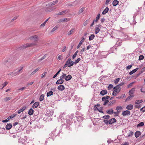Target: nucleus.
<instances>
[{
	"mask_svg": "<svg viewBox=\"0 0 145 145\" xmlns=\"http://www.w3.org/2000/svg\"><path fill=\"white\" fill-rule=\"evenodd\" d=\"M124 84V83L122 82L121 83L117 86L116 87H114L113 89V91L112 93V95H113L115 96L121 90V88L120 87V86Z\"/></svg>",
	"mask_w": 145,
	"mask_h": 145,
	"instance_id": "obj_1",
	"label": "nucleus"
},
{
	"mask_svg": "<svg viewBox=\"0 0 145 145\" xmlns=\"http://www.w3.org/2000/svg\"><path fill=\"white\" fill-rule=\"evenodd\" d=\"M37 44L35 43H28L23 45L22 46V48L24 49L28 47L34 46L36 45Z\"/></svg>",
	"mask_w": 145,
	"mask_h": 145,
	"instance_id": "obj_2",
	"label": "nucleus"
},
{
	"mask_svg": "<svg viewBox=\"0 0 145 145\" xmlns=\"http://www.w3.org/2000/svg\"><path fill=\"white\" fill-rule=\"evenodd\" d=\"M29 39L31 40H33L34 42H37L39 40V37L36 35L32 36L29 37Z\"/></svg>",
	"mask_w": 145,
	"mask_h": 145,
	"instance_id": "obj_3",
	"label": "nucleus"
},
{
	"mask_svg": "<svg viewBox=\"0 0 145 145\" xmlns=\"http://www.w3.org/2000/svg\"><path fill=\"white\" fill-rule=\"evenodd\" d=\"M131 113L130 112L127 110L124 111L122 112V114L123 116H125L126 115H130Z\"/></svg>",
	"mask_w": 145,
	"mask_h": 145,
	"instance_id": "obj_4",
	"label": "nucleus"
},
{
	"mask_svg": "<svg viewBox=\"0 0 145 145\" xmlns=\"http://www.w3.org/2000/svg\"><path fill=\"white\" fill-rule=\"evenodd\" d=\"M66 76V74H63L60 77V79L57 80L56 82H63L64 80L62 79L65 78Z\"/></svg>",
	"mask_w": 145,
	"mask_h": 145,
	"instance_id": "obj_5",
	"label": "nucleus"
},
{
	"mask_svg": "<svg viewBox=\"0 0 145 145\" xmlns=\"http://www.w3.org/2000/svg\"><path fill=\"white\" fill-rule=\"evenodd\" d=\"M133 108V106L132 105H129L126 107V108L128 110H131Z\"/></svg>",
	"mask_w": 145,
	"mask_h": 145,
	"instance_id": "obj_6",
	"label": "nucleus"
},
{
	"mask_svg": "<svg viewBox=\"0 0 145 145\" xmlns=\"http://www.w3.org/2000/svg\"><path fill=\"white\" fill-rule=\"evenodd\" d=\"M106 112L109 114H113V108H111L110 109L108 110H106Z\"/></svg>",
	"mask_w": 145,
	"mask_h": 145,
	"instance_id": "obj_7",
	"label": "nucleus"
},
{
	"mask_svg": "<svg viewBox=\"0 0 145 145\" xmlns=\"http://www.w3.org/2000/svg\"><path fill=\"white\" fill-rule=\"evenodd\" d=\"M12 127V125L11 123H8L6 125L5 128L7 130L10 129Z\"/></svg>",
	"mask_w": 145,
	"mask_h": 145,
	"instance_id": "obj_8",
	"label": "nucleus"
},
{
	"mask_svg": "<svg viewBox=\"0 0 145 145\" xmlns=\"http://www.w3.org/2000/svg\"><path fill=\"white\" fill-rule=\"evenodd\" d=\"M71 59L70 58H69L67 61L66 62V63L63 67V69H65L67 67V64L68 63H69L70 62H71Z\"/></svg>",
	"mask_w": 145,
	"mask_h": 145,
	"instance_id": "obj_9",
	"label": "nucleus"
},
{
	"mask_svg": "<svg viewBox=\"0 0 145 145\" xmlns=\"http://www.w3.org/2000/svg\"><path fill=\"white\" fill-rule=\"evenodd\" d=\"M122 107L120 106H117L116 107V109L118 112L119 113L121 112V110H122Z\"/></svg>",
	"mask_w": 145,
	"mask_h": 145,
	"instance_id": "obj_10",
	"label": "nucleus"
},
{
	"mask_svg": "<svg viewBox=\"0 0 145 145\" xmlns=\"http://www.w3.org/2000/svg\"><path fill=\"white\" fill-rule=\"evenodd\" d=\"M68 11V10H64L63 11L61 12H59L57 15H61L63 14H66L67 12Z\"/></svg>",
	"mask_w": 145,
	"mask_h": 145,
	"instance_id": "obj_11",
	"label": "nucleus"
},
{
	"mask_svg": "<svg viewBox=\"0 0 145 145\" xmlns=\"http://www.w3.org/2000/svg\"><path fill=\"white\" fill-rule=\"evenodd\" d=\"M39 103L38 102H36L33 105L32 107L33 108H37L39 105Z\"/></svg>",
	"mask_w": 145,
	"mask_h": 145,
	"instance_id": "obj_12",
	"label": "nucleus"
},
{
	"mask_svg": "<svg viewBox=\"0 0 145 145\" xmlns=\"http://www.w3.org/2000/svg\"><path fill=\"white\" fill-rule=\"evenodd\" d=\"M116 120L114 118H113L110 119L108 121V123L110 124H111L114 122H116Z\"/></svg>",
	"mask_w": 145,
	"mask_h": 145,
	"instance_id": "obj_13",
	"label": "nucleus"
},
{
	"mask_svg": "<svg viewBox=\"0 0 145 145\" xmlns=\"http://www.w3.org/2000/svg\"><path fill=\"white\" fill-rule=\"evenodd\" d=\"M72 78V76L71 75H69L67 76H65V79L66 81H69Z\"/></svg>",
	"mask_w": 145,
	"mask_h": 145,
	"instance_id": "obj_14",
	"label": "nucleus"
},
{
	"mask_svg": "<svg viewBox=\"0 0 145 145\" xmlns=\"http://www.w3.org/2000/svg\"><path fill=\"white\" fill-rule=\"evenodd\" d=\"M26 108V107L25 106L23 107L21 109H20L18 111V114H19L22 112H23L25 109Z\"/></svg>",
	"mask_w": 145,
	"mask_h": 145,
	"instance_id": "obj_15",
	"label": "nucleus"
},
{
	"mask_svg": "<svg viewBox=\"0 0 145 145\" xmlns=\"http://www.w3.org/2000/svg\"><path fill=\"white\" fill-rule=\"evenodd\" d=\"M58 88L59 90L63 91L65 89V87L63 85H61L58 86Z\"/></svg>",
	"mask_w": 145,
	"mask_h": 145,
	"instance_id": "obj_16",
	"label": "nucleus"
},
{
	"mask_svg": "<svg viewBox=\"0 0 145 145\" xmlns=\"http://www.w3.org/2000/svg\"><path fill=\"white\" fill-rule=\"evenodd\" d=\"M141 135V133L140 131H137L136 132L135 134V135L136 137H138Z\"/></svg>",
	"mask_w": 145,
	"mask_h": 145,
	"instance_id": "obj_17",
	"label": "nucleus"
},
{
	"mask_svg": "<svg viewBox=\"0 0 145 145\" xmlns=\"http://www.w3.org/2000/svg\"><path fill=\"white\" fill-rule=\"evenodd\" d=\"M75 29L74 28H72V29L68 33V35H70L72 34L75 31Z\"/></svg>",
	"mask_w": 145,
	"mask_h": 145,
	"instance_id": "obj_18",
	"label": "nucleus"
},
{
	"mask_svg": "<svg viewBox=\"0 0 145 145\" xmlns=\"http://www.w3.org/2000/svg\"><path fill=\"white\" fill-rule=\"evenodd\" d=\"M116 103V100H113L109 102L108 105L110 106H112Z\"/></svg>",
	"mask_w": 145,
	"mask_h": 145,
	"instance_id": "obj_19",
	"label": "nucleus"
},
{
	"mask_svg": "<svg viewBox=\"0 0 145 145\" xmlns=\"http://www.w3.org/2000/svg\"><path fill=\"white\" fill-rule=\"evenodd\" d=\"M139 69V68H137L136 69H134L133 71H131L130 72H129V74L130 75H132L135 72H136L138 69Z\"/></svg>",
	"mask_w": 145,
	"mask_h": 145,
	"instance_id": "obj_20",
	"label": "nucleus"
},
{
	"mask_svg": "<svg viewBox=\"0 0 145 145\" xmlns=\"http://www.w3.org/2000/svg\"><path fill=\"white\" fill-rule=\"evenodd\" d=\"M135 88H133L131 90H130L129 92V95H132V94L134 93V91H135Z\"/></svg>",
	"mask_w": 145,
	"mask_h": 145,
	"instance_id": "obj_21",
	"label": "nucleus"
},
{
	"mask_svg": "<svg viewBox=\"0 0 145 145\" xmlns=\"http://www.w3.org/2000/svg\"><path fill=\"white\" fill-rule=\"evenodd\" d=\"M109 10V8L108 7H107L106 8L103 12L102 14H105Z\"/></svg>",
	"mask_w": 145,
	"mask_h": 145,
	"instance_id": "obj_22",
	"label": "nucleus"
},
{
	"mask_svg": "<svg viewBox=\"0 0 145 145\" xmlns=\"http://www.w3.org/2000/svg\"><path fill=\"white\" fill-rule=\"evenodd\" d=\"M119 3V1L117 0H114L112 3V5L113 6H116Z\"/></svg>",
	"mask_w": 145,
	"mask_h": 145,
	"instance_id": "obj_23",
	"label": "nucleus"
},
{
	"mask_svg": "<svg viewBox=\"0 0 145 145\" xmlns=\"http://www.w3.org/2000/svg\"><path fill=\"white\" fill-rule=\"evenodd\" d=\"M107 93V92L106 90H104L101 91L100 94L102 95H104L105 94H106Z\"/></svg>",
	"mask_w": 145,
	"mask_h": 145,
	"instance_id": "obj_24",
	"label": "nucleus"
},
{
	"mask_svg": "<svg viewBox=\"0 0 145 145\" xmlns=\"http://www.w3.org/2000/svg\"><path fill=\"white\" fill-rule=\"evenodd\" d=\"M12 99L11 97H7L4 98V101L5 102H7L10 100Z\"/></svg>",
	"mask_w": 145,
	"mask_h": 145,
	"instance_id": "obj_25",
	"label": "nucleus"
},
{
	"mask_svg": "<svg viewBox=\"0 0 145 145\" xmlns=\"http://www.w3.org/2000/svg\"><path fill=\"white\" fill-rule=\"evenodd\" d=\"M34 112V111L32 108H31L28 112V114L29 115H31L33 114Z\"/></svg>",
	"mask_w": 145,
	"mask_h": 145,
	"instance_id": "obj_26",
	"label": "nucleus"
},
{
	"mask_svg": "<svg viewBox=\"0 0 145 145\" xmlns=\"http://www.w3.org/2000/svg\"><path fill=\"white\" fill-rule=\"evenodd\" d=\"M16 115L17 114H14L8 117L7 118L8 120H10V119L13 118L14 117L16 116Z\"/></svg>",
	"mask_w": 145,
	"mask_h": 145,
	"instance_id": "obj_27",
	"label": "nucleus"
},
{
	"mask_svg": "<svg viewBox=\"0 0 145 145\" xmlns=\"http://www.w3.org/2000/svg\"><path fill=\"white\" fill-rule=\"evenodd\" d=\"M73 61H71V62H70L67 64V66H68L69 67H70L72 66L73 65Z\"/></svg>",
	"mask_w": 145,
	"mask_h": 145,
	"instance_id": "obj_28",
	"label": "nucleus"
},
{
	"mask_svg": "<svg viewBox=\"0 0 145 145\" xmlns=\"http://www.w3.org/2000/svg\"><path fill=\"white\" fill-rule=\"evenodd\" d=\"M110 98V97L108 96H107L106 97H103L102 99L103 101L105 100H108Z\"/></svg>",
	"mask_w": 145,
	"mask_h": 145,
	"instance_id": "obj_29",
	"label": "nucleus"
},
{
	"mask_svg": "<svg viewBox=\"0 0 145 145\" xmlns=\"http://www.w3.org/2000/svg\"><path fill=\"white\" fill-rule=\"evenodd\" d=\"M95 35L94 34L91 35L89 37V40H92L95 37Z\"/></svg>",
	"mask_w": 145,
	"mask_h": 145,
	"instance_id": "obj_30",
	"label": "nucleus"
},
{
	"mask_svg": "<svg viewBox=\"0 0 145 145\" xmlns=\"http://www.w3.org/2000/svg\"><path fill=\"white\" fill-rule=\"evenodd\" d=\"M143 100H136L135 102V104H139L143 102Z\"/></svg>",
	"mask_w": 145,
	"mask_h": 145,
	"instance_id": "obj_31",
	"label": "nucleus"
},
{
	"mask_svg": "<svg viewBox=\"0 0 145 145\" xmlns=\"http://www.w3.org/2000/svg\"><path fill=\"white\" fill-rule=\"evenodd\" d=\"M85 8L83 7L80 9L78 12V14H80L81 13L83 12Z\"/></svg>",
	"mask_w": 145,
	"mask_h": 145,
	"instance_id": "obj_32",
	"label": "nucleus"
},
{
	"mask_svg": "<svg viewBox=\"0 0 145 145\" xmlns=\"http://www.w3.org/2000/svg\"><path fill=\"white\" fill-rule=\"evenodd\" d=\"M47 96H50L53 94V92L52 91H50L47 93Z\"/></svg>",
	"mask_w": 145,
	"mask_h": 145,
	"instance_id": "obj_33",
	"label": "nucleus"
},
{
	"mask_svg": "<svg viewBox=\"0 0 145 145\" xmlns=\"http://www.w3.org/2000/svg\"><path fill=\"white\" fill-rule=\"evenodd\" d=\"M101 16L100 14H99L97 15V16L96 17L95 20V22H97L99 19L100 18Z\"/></svg>",
	"mask_w": 145,
	"mask_h": 145,
	"instance_id": "obj_34",
	"label": "nucleus"
},
{
	"mask_svg": "<svg viewBox=\"0 0 145 145\" xmlns=\"http://www.w3.org/2000/svg\"><path fill=\"white\" fill-rule=\"evenodd\" d=\"M106 78L105 77L101 76L99 78V80L100 81H105V78Z\"/></svg>",
	"mask_w": 145,
	"mask_h": 145,
	"instance_id": "obj_35",
	"label": "nucleus"
},
{
	"mask_svg": "<svg viewBox=\"0 0 145 145\" xmlns=\"http://www.w3.org/2000/svg\"><path fill=\"white\" fill-rule=\"evenodd\" d=\"M18 74V72H12V77Z\"/></svg>",
	"mask_w": 145,
	"mask_h": 145,
	"instance_id": "obj_36",
	"label": "nucleus"
},
{
	"mask_svg": "<svg viewBox=\"0 0 145 145\" xmlns=\"http://www.w3.org/2000/svg\"><path fill=\"white\" fill-rule=\"evenodd\" d=\"M100 31V29H99V28H96L95 29V34H97Z\"/></svg>",
	"mask_w": 145,
	"mask_h": 145,
	"instance_id": "obj_37",
	"label": "nucleus"
},
{
	"mask_svg": "<svg viewBox=\"0 0 145 145\" xmlns=\"http://www.w3.org/2000/svg\"><path fill=\"white\" fill-rule=\"evenodd\" d=\"M144 125V123L143 122H141L139 123L137 125V127H141Z\"/></svg>",
	"mask_w": 145,
	"mask_h": 145,
	"instance_id": "obj_38",
	"label": "nucleus"
},
{
	"mask_svg": "<svg viewBox=\"0 0 145 145\" xmlns=\"http://www.w3.org/2000/svg\"><path fill=\"white\" fill-rule=\"evenodd\" d=\"M44 95L43 94L41 95H40V98H39V100L40 101H41L43 100L44 99Z\"/></svg>",
	"mask_w": 145,
	"mask_h": 145,
	"instance_id": "obj_39",
	"label": "nucleus"
},
{
	"mask_svg": "<svg viewBox=\"0 0 145 145\" xmlns=\"http://www.w3.org/2000/svg\"><path fill=\"white\" fill-rule=\"evenodd\" d=\"M39 69V68H37L35 69L31 73V74H33L35 73Z\"/></svg>",
	"mask_w": 145,
	"mask_h": 145,
	"instance_id": "obj_40",
	"label": "nucleus"
},
{
	"mask_svg": "<svg viewBox=\"0 0 145 145\" xmlns=\"http://www.w3.org/2000/svg\"><path fill=\"white\" fill-rule=\"evenodd\" d=\"M58 0H56L55 1L52 2L51 3L52 5V6L53 5H54L56 4L58 2Z\"/></svg>",
	"mask_w": 145,
	"mask_h": 145,
	"instance_id": "obj_41",
	"label": "nucleus"
},
{
	"mask_svg": "<svg viewBox=\"0 0 145 145\" xmlns=\"http://www.w3.org/2000/svg\"><path fill=\"white\" fill-rule=\"evenodd\" d=\"M133 134V133L132 131H131L128 135V137H132Z\"/></svg>",
	"mask_w": 145,
	"mask_h": 145,
	"instance_id": "obj_42",
	"label": "nucleus"
},
{
	"mask_svg": "<svg viewBox=\"0 0 145 145\" xmlns=\"http://www.w3.org/2000/svg\"><path fill=\"white\" fill-rule=\"evenodd\" d=\"M80 58H78L74 62V63L75 64H76V63H78L79 62V61H80Z\"/></svg>",
	"mask_w": 145,
	"mask_h": 145,
	"instance_id": "obj_43",
	"label": "nucleus"
},
{
	"mask_svg": "<svg viewBox=\"0 0 145 145\" xmlns=\"http://www.w3.org/2000/svg\"><path fill=\"white\" fill-rule=\"evenodd\" d=\"M58 27L57 26H56L54 28H53L51 31V32H53L56 31L57 28Z\"/></svg>",
	"mask_w": 145,
	"mask_h": 145,
	"instance_id": "obj_44",
	"label": "nucleus"
},
{
	"mask_svg": "<svg viewBox=\"0 0 145 145\" xmlns=\"http://www.w3.org/2000/svg\"><path fill=\"white\" fill-rule=\"evenodd\" d=\"M144 58V57L142 55H141L139 56V60H142Z\"/></svg>",
	"mask_w": 145,
	"mask_h": 145,
	"instance_id": "obj_45",
	"label": "nucleus"
},
{
	"mask_svg": "<svg viewBox=\"0 0 145 145\" xmlns=\"http://www.w3.org/2000/svg\"><path fill=\"white\" fill-rule=\"evenodd\" d=\"M78 52V51H77L75 52V53L72 56V58L73 59L77 55V54Z\"/></svg>",
	"mask_w": 145,
	"mask_h": 145,
	"instance_id": "obj_46",
	"label": "nucleus"
},
{
	"mask_svg": "<svg viewBox=\"0 0 145 145\" xmlns=\"http://www.w3.org/2000/svg\"><path fill=\"white\" fill-rule=\"evenodd\" d=\"M133 96H134L133 95H130V96L127 98L126 99V100L127 101L129 100Z\"/></svg>",
	"mask_w": 145,
	"mask_h": 145,
	"instance_id": "obj_47",
	"label": "nucleus"
},
{
	"mask_svg": "<svg viewBox=\"0 0 145 145\" xmlns=\"http://www.w3.org/2000/svg\"><path fill=\"white\" fill-rule=\"evenodd\" d=\"M104 101V102L103 105H106L109 102V101L108 100H105Z\"/></svg>",
	"mask_w": 145,
	"mask_h": 145,
	"instance_id": "obj_48",
	"label": "nucleus"
},
{
	"mask_svg": "<svg viewBox=\"0 0 145 145\" xmlns=\"http://www.w3.org/2000/svg\"><path fill=\"white\" fill-rule=\"evenodd\" d=\"M113 85L110 84L108 87V89L109 90L110 89H111L113 88Z\"/></svg>",
	"mask_w": 145,
	"mask_h": 145,
	"instance_id": "obj_49",
	"label": "nucleus"
},
{
	"mask_svg": "<svg viewBox=\"0 0 145 145\" xmlns=\"http://www.w3.org/2000/svg\"><path fill=\"white\" fill-rule=\"evenodd\" d=\"M52 6V5L51 3H48V4L46 5V6L47 7H50Z\"/></svg>",
	"mask_w": 145,
	"mask_h": 145,
	"instance_id": "obj_50",
	"label": "nucleus"
},
{
	"mask_svg": "<svg viewBox=\"0 0 145 145\" xmlns=\"http://www.w3.org/2000/svg\"><path fill=\"white\" fill-rule=\"evenodd\" d=\"M46 57V55H45L42 57H41L40 59H39V61H41V60L44 59V58H45Z\"/></svg>",
	"mask_w": 145,
	"mask_h": 145,
	"instance_id": "obj_51",
	"label": "nucleus"
},
{
	"mask_svg": "<svg viewBox=\"0 0 145 145\" xmlns=\"http://www.w3.org/2000/svg\"><path fill=\"white\" fill-rule=\"evenodd\" d=\"M110 117V116L109 115H106L103 116V118L105 119H108Z\"/></svg>",
	"mask_w": 145,
	"mask_h": 145,
	"instance_id": "obj_52",
	"label": "nucleus"
},
{
	"mask_svg": "<svg viewBox=\"0 0 145 145\" xmlns=\"http://www.w3.org/2000/svg\"><path fill=\"white\" fill-rule=\"evenodd\" d=\"M134 82H132L129 85H128L127 86L128 88H130L132 86L133 84H134Z\"/></svg>",
	"mask_w": 145,
	"mask_h": 145,
	"instance_id": "obj_53",
	"label": "nucleus"
},
{
	"mask_svg": "<svg viewBox=\"0 0 145 145\" xmlns=\"http://www.w3.org/2000/svg\"><path fill=\"white\" fill-rule=\"evenodd\" d=\"M47 74V72H44L43 73L42 75V76H41V77L42 78H43L46 75V74Z\"/></svg>",
	"mask_w": 145,
	"mask_h": 145,
	"instance_id": "obj_54",
	"label": "nucleus"
},
{
	"mask_svg": "<svg viewBox=\"0 0 145 145\" xmlns=\"http://www.w3.org/2000/svg\"><path fill=\"white\" fill-rule=\"evenodd\" d=\"M69 18H66L63 19V22H67L69 20Z\"/></svg>",
	"mask_w": 145,
	"mask_h": 145,
	"instance_id": "obj_55",
	"label": "nucleus"
},
{
	"mask_svg": "<svg viewBox=\"0 0 145 145\" xmlns=\"http://www.w3.org/2000/svg\"><path fill=\"white\" fill-rule=\"evenodd\" d=\"M58 59L60 60H61L62 59V55H60L58 57Z\"/></svg>",
	"mask_w": 145,
	"mask_h": 145,
	"instance_id": "obj_56",
	"label": "nucleus"
},
{
	"mask_svg": "<svg viewBox=\"0 0 145 145\" xmlns=\"http://www.w3.org/2000/svg\"><path fill=\"white\" fill-rule=\"evenodd\" d=\"M132 67V65H129L127 67L126 69H130Z\"/></svg>",
	"mask_w": 145,
	"mask_h": 145,
	"instance_id": "obj_57",
	"label": "nucleus"
},
{
	"mask_svg": "<svg viewBox=\"0 0 145 145\" xmlns=\"http://www.w3.org/2000/svg\"><path fill=\"white\" fill-rule=\"evenodd\" d=\"M140 110L141 111L143 112H145V106L143 107L140 109Z\"/></svg>",
	"mask_w": 145,
	"mask_h": 145,
	"instance_id": "obj_58",
	"label": "nucleus"
},
{
	"mask_svg": "<svg viewBox=\"0 0 145 145\" xmlns=\"http://www.w3.org/2000/svg\"><path fill=\"white\" fill-rule=\"evenodd\" d=\"M135 107L136 108H139L141 107V106L138 105H137L135 106Z\"/></svg>",
	"mask_w": 145,
	"mask_h": 145,
	"instance_id": "obj_59",
	"label": "nucleus"
},
{
	"mask_svg": "<svg viewBox=\"0 0 145 145\" xmlns=\"http://www.w3.org/2000/svg\"><path fill=\"white\" fill-rule=\"evenodd\" d=\"M145 70V67L142 68L140 71V73H142Z\"/></svg>",
	"mask_w": 145,
	"mask_h": 145,
	"instance_id": "obj_60",
	"label": "nucleus"
},
{
	"mask_svg": "<svg viewBox=\"0 0 145 145\" xmlns=\"http://www.w3.org/2000/svg\"><path fill=\"white\" fill-rule=\"evenodd\" d=\"M88 21L87 20H86L84 23V26H86L88 24Z\"/></svg>",
	"mask_w": 145,
	"mask_h": 145,
	"instance_id": "obj_61",
	"label": "nucleus"
},
{
	"mask_svg": "<svg viewBox=\"0 0 145 145\" xmlns=\"http://www.w3.org/2000/svg\"><path fill=\"white\" fill-rule=\"evenodd\" d=\"M82 44V42H81V41H80V42H79V44L78 45V46H77V48H79L80 47V46H81V44Z\"/></svg>",
	"mask_w": 145,
	"mask_h": 145,
	"instance_id": "obj_62",
	"label": "nucleus"
},
{
	"mask_svg": "<svg viewBox=\"0 0 145 145\" xmlns=\"http://www.w3.org/2000/svg\"><path fill=\"white\" fill-rule=\"evenodd\" d=\"M105 20L104 18H101V22L102 23H103V22L105 21Z\"/></svg>",
	"mask_w": 145,
	"mask_h": 145,
	"instance_id": "obj_63",
	"label": "nucleus"
},
{
	"mask_svg": "<svg viewBox=\"0 0 145 145\" xmlns=\"http://www.w3.org/2000/svg\"><path fill=\"white\" fill-rule=\"evenodd\" d=\"M121 145H129V143L128 142H125L123 144Z\"/></svg>",
	"mask_w": 145,
	"mask_h": 145,
	"instance_id": "obj_64",
	"label": "nucleus"
}]
</instances>
